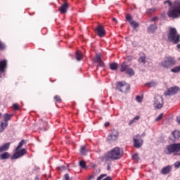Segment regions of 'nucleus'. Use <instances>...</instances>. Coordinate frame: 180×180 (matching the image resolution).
I'll list each match as a JSON object with an SVG mask.
<instances>
[{"mask_svg":"<svg viewBox=\"0 0 180 180\" xmlns=\"http://www.w3.org/2000/svg\"><path fill=\"white\" fill-rule=\"evenodd\" d=\"M13 117V114H8V113L4 114V122H1L0 124V133H2V131H4V130H5V129L8 127V122H9V120H11Z\"/></svg>","mask_w":180,"mask_h":180,"instance_id":"obj_6","label":"nucleus"},{"mask_svg":"<svg viewBox=\"0 0 180 180\" xmlns=\"http://www.w3.org/2000/svg\"><path fill=\"white\" fill-rule=\"evenodd\" d=\"M126 74H128L129 77H133L134 75V70H133V68H128V70L126 71Z\"/></svg>","mask_w":180,"mask_h":180,"instance_id":"obj_30","label":"nucleus"},{"mask_svg":"<svg viewBox=\"0 0 180 180\" xmlns=\"http://www.w3.org/2000/svg\"><path fill=\"white\" fill-rule=\"evenodd\" d=\"M11 158V154L8 152H5L3 154L0 155V160H8V158Z\"/></svg>","mask_w":180,"mask_h":180,"instance_id":"obj_23","label":"nucleus"},{"mask_svg":"<svg viewBox=\"0 0 180 180\" xmlns=\"http://www.w3.org/2000/svg\"><path fill=\"white\" fill-rule=\"evenodd\" d=\"M167 16L169 18H173L174 19H178L180 16V0H176L173 6L170 8L167 12Z\"/></svg>","mask_w":180,"mask_h":180,"instance_id":"obj_2","label":"nucleus"},{"mask_svg":"<svg viewBox=\"0 0 180 180\" xmlns=\"http://www.w3.org/2000/svg\"><path fill=\"white\" fill-rule=\"evenodd\" d=\"M0 50H5V44L0 41Z\"/></svg>","mask_w":180,"mask_h":180,"instance_id":"obj_39","label":"nucleus"},{"mask_svg":"<svg viewBox=\"0 0 180 180\" xmlns=\"http://www.w3.org/2000/svg\"><path fill=\"white\" fill-rule=\"evenodd\" d=\"M110 165L112 163H107V171H110Z\"/></svg>","mask_w":180,"mask_h":180,"instance_id":"obj_46","label":"nucleus"},{"mask_svg":"<svg viewBox=\"0 0 180 180\" xmlns=\"http://www.w3.org/2000/svg\"><path fill=\"white\" fill-rule=\"evenodd\" d=\"M75 57H76V60H77V61H81V60H82L84 56H82V53H81V51H77Z\"/></svg>","mask_w":180,"mask_h":180,"instance_id":"obj_25","label":"nucleus"},{"mask_svg":"<svg viewBox=\"0 0 180 180\" xmlns=\"http://www.w3.org/2000/svg\"><path fill=\"white\" fill-rule=\"evenodd\" d=\"M54 101L56 102H57L58 103H61V101H62L61 97L58 95H56L54 96Z\"/></svg>","mask_w":180,"mask_h":180,"instance_id":"obj_34","label":"nucleus"},{"mask_svg":"<svg viewBox=\"0 0 180 180\" xmlns=\"http://www.w3.org/2000/svg\"><path fill=\"white\" fill-rule=\"evenodd\" d=\"M126 20H127V22H129V23L131 25V26L134 29H137V27H139V26H140L139 22L133 20V17H131V15L130 14H129V13L127 14Z\"/></svg>","mask_w":180,"mask_h":180,"instance_id":"obj_13","label":"nucleus"},{"mask_svg":"<svg viewBox=\"0 0 180 180\" xmlns=\"http://www.w3.org/2000/svg\"><path fill=\"white\" fill-rule=\"evenodd\" d=\"M128 68H130V66L126 63L123 62L120 65V72H124L127 71Z\"/></svg>","mask_w":180,"mask_h":180,"instance_id":"obj_21","label":"nucleus"},{"mask_svg":"<svg viewBox=\"0 0 180 180\" xmlns=\"http://www.w3.org/2000/svg\"><path fill=\"white\" fill-rule=\"evenodd\" d=\"M172 169V167L169 165H167L165 167H163L162 169H161V174L162 175H168V174H169V172H171Z\"/></svg>","mask_w":180,"mask_h":180,"instance_id":"obj_19","label":"nucleus"},{"mask_svg":"<svg viewBox=\"0 0 180 180\" xmlns=\"http://www.w3.org/2000/svg\"><path fill=\"white\" fill-rule=\"evenodd\" d=\"M23 144H25V139H22L20 141L17 148H15V151H18V150H19L20 148H22V147H23Z\"/></svg>","mask_w":180,"mask_h":180,"instance_id":"obj_31","label":"nucleus"},{"mask_svg":"<svg viewBox=\"0 0 180 180\" xmlns=\"http://www.w3.org/2000/svg\"><path fill=\"white\" fill-rule=\"evenodd\" d=\"M174 167L175 168H179L180 167V162L179 161V162H176L174 163Z\"/></svg>","mask_w":180,"mask_h":180,"instance_id":"obj_42","label":"nucleus"},{"mask_svg":"<svg viewBox=\"0 0 180 180\" xmlns=\"http://www.w3.org/2000/svg\"><path fill=\"white\" fill-rule=\"evenodd\" d=\"M107 174H101L98 177H97L96 180H101L103 179V178H105V176H106Z\"/></svg>","mask_w":180,"mask_h":180,"instance_id":"obj_41","label":"nucleus"},{"mask_svg":"<svg viewBox=\"0 0 180 180\" xmlns=\"http://www.w3.org/2000/svg\"><path fill=\"white\" fill-rule=\"evenodd\" d=\"M157 11V8H149L148 11H147V13H149V15H151V13H154L155 12Z\"/></svg>","mask_w":180,"mask_h":180,"instance_id":"obj_35","label":"nucleus"},{"mask_svg":"<svg viewBox=\"0 0 180 180\" xmlns=\"http://www.w3.org/2000/svg\"><path fill=\"white\" fill-rule=\"evenodd\" d=\"M68 8H70V4L67 1H64L61 6L59 7V12H60V13H67Z\"/></svg>","mask_w":180,"mask_h":180,"instance_id":"obj_17","label":"nucleus"},{"mask_svg":"<svg viewBox=\"0 0 180 180\" xmlns=\"http://www.w3.org/2000/svg\"><path fill=\"white\" fill-rule=\"evenodd\" d=\"M117 89L120 92L126 93L130 89V85L124 82H119L117 83Z\"/></svg>","mask_w":180,"mask_h":180,"instance_id":"obj_8","label":"nucleus"},{"mask_svg":"<svg viewBox=\"0 0 180 180\" xmlns=\"http://www.w3.org/2000/svg\"><path fill=\"white\" fill-rule=\"evenodd\" d=\"M8 68V60L4 59L0 61V72H3L5 74V71H6V68Z\"/></svg>","mask_w":180,"mask_h":180,"instance_id":"obj_16","label":"nucleus"},{"mask_svg":"<svg viewBox=\"0 0 180 180\" xmlns=\"http://www.w3.org/2000/svg\"><path fill=\"white\" fill-rule=\"evenodd\" d=\"M13 108L14 110H19V104L14 103L13 105Z\"/></svg>","mask_w":180,"mask_h":180,"instance_id":"obj_37","label":"nucleus"},{"mask_svg":"<svg viewBox=\"0 0 180 180\" xmlns=\"http://www.w3.org/2000/svg\"><path fill=\"white\" fill-rule=\"evenodd\" d=\"M96 32H97V34L99 37H105L106 34V31H105V28H103L102 25L97 26V27H96Z\"/></svg>","mask_w":180,"mask_h":180,"instance_id":"obj_14","label":"nucleus"},{"mask_svg":"<svg viewBox=\"0 0 180 180\" xmlns=\"http://www.w3.org/2000/svg\"><path fill=\"white\" fill-rule=\"evenodd\" d=\"M27 153L25 148H22L20 150H15L14 154L11 156V160H18V158H20V157H23Z\"/></svg>","mask_w":180,"mask_h":180,"instance_id":"obj_11","label":"nucleus"},{"mask_svg":"<svg viewBox=\"0 0 180 180\" xmlns=\"http://www.w3.org/2000/svg\"><path fill=\"white\" fill-rule=\"evenodd\" d=\"M11 147V143H4L3 146H0V153H4V151H8Z\"/></svg>","mask_w":180,"mask_h":180,"instance_id":"obj_20","label":"nucleus"},{"mask_svg":"<svg viewBox=\"0 0 180 180\" xmlns=\"http://www.w3.org/2000/svg\"><path fill=\"white\" fill-rule=\"evenodd\" d=\"M110 125V123H109V122H105V124H104V126L105 127H109Z\"/></svg>","mask_w":180,"mask_h":180,"instance_id":"obj_50","label":"nucleus"},{"mask_svg":"<svg viewBox=\"0 0 180 180\" xmlns=\"http://www.w3.org/2000/svg\"><path fill=\"white\" fill-rule=\"evenodd\" d=\"M176 48H177L178 49H180V44H177Z\"/></svg>","mask_w":180,"mask_h":180,"instance_id":"obj_55","label":"nucleus"},{"mask_svg":"<svg viewBox=\"0 0 180 180\" xmlns=\"http://www.w3.org/2000/svg\"><path fill=\"white\" fill-rule=\"evenodd\" d=\"M109 65L110 70H112V71H116V70L119 68V64H117V63H110Z\"/></svg>","mask_w":180,"mask_h":180,"instance_id":"obj_24","label":"nucleus"},{"mask_svg":"<svg viewBox=\"0 0 180 180\" xmlns=\"http://www.w3.org/2000/svg\"><path fill=\"white\" fill-rule=\"evenodd\" d=\"M35 180H39V177H36V178H35Z\"/></svg>","mask_w":180,"mask_h":180,"instance_id":"obj_57","label":"nucleus"},{"mask_svg":"<svg viewBox=\"0 0 180 180\" xmlns=\"http://www.w3.org/2000/svg\"><path fill=\"white\" fill-rule=\"evenodd\" d=\"M144 141L141 139V136L140 135H137L134 137V146L136 148H140L141 146H143Z\"/></svg>","mask_w":180,"mask_h":180,"instance_id":"obj_12","label":"nucleus"},{"mask_svg":"<svg viewBox=\"0 0 180 180\" xmlns=\"http://www.w3.org/2000/svg\"><path fill=\"white\" fill-rule=\"evenodd\" d=\"M176 65V59L174 56H167L160 63V67L165 70H169Z\"/></svg>","mask_w":180,"mask_h":180,"instance_id":"obj_3","label":"nucleus"},{"mask_svg":"<svg viewBox=\"0 0 180 180\" xmlns=\"http://www.w3.org/2000/svg\"><path fill=\"white\" fill-rule=\"evenodd\" d=\"M162 116H164V114H160L158 117H156L155 119V122H160V120H161V119H162Z\"/></svg>","mask_w":180,"mask_h":180,"instance_id":"obj_38","label":"nucleus"},{"mask_svg":"<svg viewBox=\"0 0 180 180\" xmlns=\"http://www.w3.org/2000/svg\"><path fill=\"white\" fill-rule=\"evenodd\" d=\"M79 165L81 167V168H83L84 169H85V168H86V162H85V161L82 160L79 162Z\"/></svg>","mask_w":180,"mask_h":180,"instance_id":"obj_32","label":"nucleus"},{"mask_svg":"<svg viewBox=\"0 0 180 180\" xmlns=\"http://www.w3.org/2000/svg\"><path fill=\"white\" fill-rule=\"evenodd\" d=\"M158 17L155 16L150 19V22H155V20H158Z\"/></svg>","mask_w":180,"mask_h":180,"instance_id":"obj_45","label":"nucleus"},{"mask_svg":"<svg viewBox=\"0 0 180 180\" xmlns=\"http://www.w3.org/2000/svg\"><path fill=\"white\" fill-rule=\"evenodd\" d=\"M65 179L70 180V176L68 175V174H65Z\"/></svg>","mask_w":180,"mask_h":180,"instance_id":"obj_48","label":"nucleus"},{"mask_svg":"<svg viewBox=\"0 0 180 180\" xmlns=\"http://www.w3.org/2000/svg\"><path fill=\"white\" fill-rule=\"evenodd\" d=\"M48 123L46 121H43V120H40L37 124V127L39 130L46 131L47 130Z\"/></svg>","mask_w":180,"mask_h":180,"instance_id":"obj_15","label":"nucleus"},{"mask_svg":"<svg viewBox=\"0 0 180 180\" xmlns=\"http://www.w3.org/2000/svg\"><path fill=\"white\" fill-rule=\"evenodd\" d=\"M58 169H59V171H65V169H67V167L65 166H60L58 167Z\"/></svg>","mask_w":180,"mask_h":180,"instance_id":"obj_40","label":"nucleus"},{"mask_svg":"<svg viewBox=\"0 0 180 180\" xmlns=\"http://www.w3.org/2000/svg\"><path fill=\"white\" fill-rule=\"evenodd\" d=\"M172 136H174V140H178V139L180 137V131H173Z\"/></svg>","mask_w":180,"mask_h":180,"instance_id":"obj_27","label":"nucleus"},{"mask_svg":"<svg viewBox=\"0 0 180 180\" xmlns=\"http://www.w3.org/2000/svg\"><path fill=\"white\" fill-rule=\"evenodd\" d=\"M146 55L141 56L139 57L138 61L139 63H140V64H146Z\"/></svg>","mask_w":180,"mask_h":180,"instance_id":"obj_26","label":"nucleus"},{"mask_svg":"<svg viewBox=\"0 0 180 180\" xmlns=\"http://www.w3.org/2000/svg\"><path fill=\"white\" fill-rule=\"evenodd\" d=\"M112 22H116V23H117V20H116V18H112Z\"/></svg>","mask_w":180,"mask_h":180,"instance_id":"obj_54","label":"nucleus"},{"mask_svg":"<svg viewBox=\"0 0 180 180\" xmlns=\"http://www.w3.org/2000/svg\"><path fill=\"white\" fill-rule=\"evenodd\" d=\"M164 4H165V5L166 4H168L169 6H172V3H171V1H169V0L165 1L164 2Z\"/></svg>","mask_w":180,"mask_h":180,"instance_id":"obj_43","label":"nucleus"},{"mask_svg":"<svg viewBox=\"0 0 180 180\" xmlns=\"http://www.w3.org/2000/svg\"><path fill=\"white\" fill-rule=\"evenodd\" d=\"M176 122L179 123V124H180V117H176Z\"/></svg>","mask_w":180,"mask_h":180,"instance_id":"obj_51","label":"nucleus"},{"mask_svg":"<svg viewBox=\"0 0 180 180\" xmlns=\"http://www.w3.org/2000/svg\"><path fill=\"white\" fill-rule=\"evenodd\" d=\"M167 40L173 44L180 43V34L178 33L176 28H170L167 33Z\"/></svg>","mask_w":180,"mask_h":180,"instance_id":"obj_4","label":"nucleus"},{"mask_svg":"<svg viewBox=\"0 0 180 180\" xmlns=\"http://www.w3.org/2000/svg\"><path fill=\"white\" fill-rule=\"evenodd\" d=\"M118 137H119V132L117 131L112 132V134L110 136H108V141H110V143H112V141H116Z\"/></svg>","mask_w":180,"mask_h":180,"instance_id":"obj_18","label":"nucleus"},{"mask_svg":"<svg viewBox=\"0 0 180 180\" xmlns=\"http://www.w3.org/2000/svg\"><path fill=\"white\" fill-rule=\"evenodd\" d=\"M180 151V143H172L167 146L166 150H165V154L168 155L174 154V153H179Z\"/></svg>","mask_w":180,"mask_h":180,"instance_id":"obj_5","label":"nucleus"},{"mask_svg":"<svg viewBox=\"0 0 180 180\" xmlns=\"http://www.w3.org/2000/svg\"><path fill=\"white\" fill-rule=\"evenodd\" d=\"M146 86H148V88H154V86H157V82L152 81L149 83L146 84Z\"/></svg>","mask_w":180,"mask_h":180,"instance_id":"obj_28","label":"nucleus"},{"mask_svg":"<svg viewBox=\"0 0 180 180\" xmlns=\"http://www.w3.org/2000/svg\"><path fill=\"white\" fill-rule=\"evenodd\" d=\"M170 71L171 72H174V74L180 72V65L174 67V68L171 69Z\"/></svg>","mask_w":180,"mask_h":180,"instance_id":"obj_29","label":"nucleus"},{"mask_svg":"<svg viewBox=\"0 0 180 180\" xmlns=\"http://www.w3.org/2000/svg\"><path fill=\"white\" fill-rule=\"evenodd\" d=\"M133 120L134 122H137V120H140V116H136Z\"/></svg>","mask_w":180,"mask_h":180,"instance_id":"obj_47","label":"nucleus"},{"mask_svg":"<svg viewBox=\"0 0 180 180\" xmlns=\"http://www.w3.org/2000/svg\"><path fill=\"white\" fill-rule=\"evenodd\" d=\"M132 160H134V161H139L140 158H139V154L135 153L132 155Z\"/></svg>","mask_w":180,"mask_h":180,"instance_id":"obj_36","label":"nucleus"},{"mask_svg":"<svg viewBox=\"0 0 180 180\" xmlns=\"http://www.w3.org/2000/svg\"><path fill=\"white\" fill-rule=\"evenodd\" d=\"M103 180H112V177L110 176H107L106 178H105Z\"/></svg>","mask_w":180,"mask_h":180,"instance_id":"obj_49","label":"nucleus"},{"mask_svg":"<svg viewBox=\"0 0 180 180\" xmlns=\"http://www.w3.org/2000/svg\"><path fill=\"white\" fill-rule=\"evenodd\" d=\"M155 30H157V25L153 24H151L148 29V33H154Z\"/></svg>","mask_w":180,"mask_h":180,"instance_id":"obj_22","label":"nucleus"},{"mask_svg":"<svg viewBox=\"0 0 180 180\" xmlns=\"http://www.w3.org/2000/svg\"><path fill=\"white\" fill-rule=\"evenodd\" d=\"M134 120H131L129 122V124H133V123H134Z\"/></svg>","mask_w":180,"mask_h":180,"instance_id":"obj_52","label":"nucleus"},{"mask_svg":"<svg viewBox=\"0 0 180 180\" xmlns=\"http://www.w3.org/2000/svg\"><path fill=\"white\" fill-rule=\"evenodd\" d=\"M93 61L96 64H98L97 67H105V63L102 61V55L101 53H96Z\"/></svg>","mask_w":180,"mask_h":180,"instance_id":"obj_10","label":"nucleus"},{"mask_svg":"<svg viewBox=\"0 0 180 180\" xmlns=\"http://www.w3.org/2000/svg\"><path fill=\"white\" fill-rule=\"evenodd\" d=\"M153 106L156 109H161L164 106V98L160 95L155 96Z\"/></svg>","mask_w":180,"mask_h":180,"instance_id":"obj_7","label":"nucleus"},{"mask_svg":"<svg viewBox=\"0 0 180 180\" xmlns=\"http://www.w3.org/2000/svg\"><path fill=\"white\" fill-rule=\"evenodd\" d=\"M179 91V87L174 86L173 87H170L167 89L165 93V96H172V95H175V94H178V91Z\"/></svg>","mask_w":180,"mask_h":180,"instance_id":"obj_9","label":"nucleus"},{"mask_svg":"<svg viewBox=\"0 0 180 180\" xmlns=\"http://www.w3.org/2000/svg\"><path fill=\"white\" fill-rule=\"evenodd\" d=\"M80 153L82 155H86V148L85 146H82L80 149Z\"/></svg>","mask_w":180,"mask_h":180,"instance_id":"obj_33","label":"nucleus"},{"mask_svg":"<svg viewBox=\"0 0 180 180\" xmlns=\"http://www.w3.org/2000/svg\"><path fill=\"white\" fill-rule=\"evenodd\" d=\"M174 155H180V153H175Z\"/></svg>","mask_w":180,"mask_h":180,"instance_id":"obj_56","label":"nucleus"},{"mask_svg":"<svg viewBox=\"0 0 180 180\" xmlns=\"http://www.w3.org/2000/svg\"><path fill=\"white\" fill-rule=\"evenodd\" d=\"M2 74H4V72H0V79H2Z\"/></svg>","mask_w":180,"mask_h":180,"instance_id":"obj_53","label":"nucleus"},{"mask_svg":"<svg viewBox=\"0 0 180 180\" xmlns=\"http://www.w3.org/2000/svg\"><path fill=\"white\" fill-rule=\"evenodd\" d=\"M136 100L137 101V102H141V101H142L141 96H136Z\"/></svg>","mask_w":180,"mask_h":180,"instance_id":"obj_44","label":"nucleus"},{"mask_svg":"<svg viewBox=\"0 0 180 180\" xmlns=\"http://www.w3.org/2000/svg\"><path fill=\"white\" fill-rule=\"evenodd\" d=\"M122 157H123V153L120 150V148L115 147L106 153L105 159L107 161H110V160L114 161L116 160H120Z\"/></svg>","mask_w":180,"mask_h":180,"instance_id":"obj_1","label":"nucleus"}]
</instances>
